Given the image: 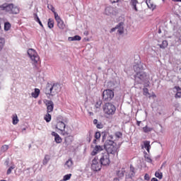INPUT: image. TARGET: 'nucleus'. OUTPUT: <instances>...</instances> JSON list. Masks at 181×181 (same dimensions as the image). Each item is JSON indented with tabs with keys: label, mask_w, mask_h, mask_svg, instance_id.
<instances>
[{
	"label": "nucleus",
	"mask_w": 181,
	"mask_h": 181,
	"mask_svg": "<svg viewBox=\"0 0 181 181\" xmlns=\"http://www.w3.org/2000/svg\"><path fill=\"white\" fill-rule=\"evenodd\" d=\"M54 18L57 22H60L62 21V18H60V16H59V14H57L56 12H54Z\"/></svg>",
	"instance_id": "nucleus-35"
},
{
	"label": "nucleus",
	"mask_w": 181,
	"mask_h": 181,
	"mask_svg": "<svg viewBox=\"0 0 181 181\" xmlns=\"http://www.w3.org/2000/svg\"><path fill=\"white\" fill-rule=\"evenodd\" d=\"M38 23H39V25H40V26H41L42 28H43V24H42V21H39Z\"/></svg>",
	"instance_id": "nucleus-56"
},
{
	"label": "nucleus",
	"mask_w": 181,
	"mask_h": 181,
	"mask_svg": "<svg viewBox=\"0 0 181 181\" xmlns=\"http://www.w3.org/2000/svg\"><path fill=\"white\" fill-rule=\"evenodd\" d=\"M54 22L53 21V19L49 18L48 28H49V29H52V28H54Z\"/></svg>",
	"instance_id": "nucleus-26"
},
{
	"label": "nucleus",
	"mask_w": 181,
	"mask_h": 181,
	"mask_svg": "<svg viewBox=\"0 0 181 181\" xmlns=\"http://www.w3.org/2000/svg\"><path fill=\"white\" fill-rule=\"evenodd\" d=\"M141 122L137 121L136 124L138 125V127H139V124H141Z\"/></svg>",
	"instance_id": "nucleus-58"
},
{
	"label": "nucleus",
	"mask_w": 181,
	"mask_h": 181,
	"mask_svg": "<svg viewBox=\"0 0 181 181\" xmlns=\"http://www.w3.org/2000/svg\"><path fill=\"white\" fill-rule=\"evenodd\" d=\"M155 176L156 177H158L159 179H162V177H163V174H162V173H159V172H156L155 173Z\"/></svg>",
	"instance_id": "nucleus-34"
},
{
	"label": "nucleus",
	"mask_w": 181,
	"mask_h": 181,
	"mask_svg": "<svg viewBox=\"0 0 181 181\" xmlns=\"http://www.w3.org/2000/svg\"><path fill=\"white\" fill-rule=\"evenodd\" d=\"M158 46L160 49H166V47H168V41L163 40L162 44H158Z\"/></svg>",
	"instance_id": "nucleus-25"
},
{
	"label": "nucleus",
	"mask_w": 181,
	"mask_h": 181,
	"mask_svg": "<svg viewBox=\"0 0 181 181\" xmlns=\"http://www.w3.org/2000/svg\"><path fill=\"white\" fill-rule=\"evenodd\" d=\"M99 162L101 163L103 166H107L110 165V154L108 153L102 152L98 156Z\"/></svg>",
	"instance_id": "nucleus-4"
},
{
	"label": "nucleus",
	"mask_w": 181,
	"mask_h": 181,
	"mask_svg": "<svg viewBox=\"0 0 181 181\" xmlns=\"http://www.w3.org/2000/svg\"><path fill=\"white\" fill-rule=\"evenodd\" d=\"M150 177H149V175L148 174H146L144 175V180H149Z\"/></svg>",
	"instance_id": "nucleus-48"
},
{
	"label": "nucleus",
	"mask_w": 181,
	"mask_h": 181,
	"mask_svg": "<svg viewBox=\"0 0 181 181\" xmlns=\"http://www.w3.org/2000/svg\"><path fill=\"white\" fill-rule=\"evenodd\" d=\"M151 141H144V145L145 149H146L147 152H149V150L151 149Z\"/></svg>",
	"instance_id": "nucleus-22"
},
{
	"label": "nucleus",
	"mask_w": 181,
	"mask_h": 181,
	"mask_svg": "<svg viewBox=\"0 0 181 181\" xmlns=\"http://www.w3.org/2000/svg\"><path fill=\"white\" fill-rule=\"evenodd\" d=\"M124 173H125V170L122 169V170L118 171L117 173V175L118 177H119L121 179V178L124 177Z\"/></svg>",
	"instance_id": "nucleus-30"
},
{
	"label": "nucleus",
	"mask_w": 181,
	"mask_h": 181,
	"mask_svg": "<svg viewBox=\"0 0 181 181\" xmlns=\"http://www.w3.org/2000/svg\"><path fill=\"white\" fill-rule=\"evenodd\" d=\"M146 162H148V163H151V162H152V159H151V158L149 157L146 158Z\"/></svg>",
	"instance_id": "nucleus-49"
},
{
	"label": "nucleus",
	"mask_w": 181,
	"mask_h": 181,
	"mask_svg": "<svg viewBox=\"0 0 181 181\" xmlns=\"http://www.w3.org/2000/svg\"><path fill=\"white\" fill-rule=\"evenodd\" d=\"M57 26L59 29H64V28L66 27L62 20H61V21L57 22Z\"/></svg>",
	"instance_id": "nucleus-28"
},
{
	"label": "nucleus",
	"mask_w": 181,
	"mask_h": 181,
	"mask_svg": "<svg viewBox=\"0 0 181 181\" xmlns=\"http://www.w3.org/2000/svg\"><path fill=\"white\" fill-rule=\"evenodd\" d=\"M158 33H161V31H160V30H158Z\"/></svg>",
	"instance_id": "nucleus-64"
},
{
	"label": "nucleus",
	"mask_w": 181,
	"mask_h": 181,
	"mask_svg": "<svg viewBox=\"0 0 181 181\" xmlns=\"http://www.w3.org/2000/svg\"><path fill=\"white\" fill-rule=\"evenodd\" d=\"M95 139H100V138H101V133H100V132H96L95 134Z\"/></svg>",
	"instance_id": "nucleus-41"
},
{
	"label": "nucleus",
	"mask_w": 181,
	"mask_h": 181,
	"mask_svg": "<svg viewBox=\"0 0 181 181\" xmlns=\"http://www.w3.org/2000/svg\"><path fill=\"white\" fill-rule=\"evenodd\" d=\"M143 131H144V132H151V131H152V128L148 127L147 126H146V127H144L143 128Z\"/></svg>",
	"instance_id": "nucleus-37"
},
{
	"label": "nucleus",
	"mask_w": 181,
	"mask_h": 181,
	"mask_svg": "<svg viewBox=\"0 0 181 181\" xmlns=\"http://www.w3.org/2000/svg\"><path fill=\"white\" fill-rule=\"evenodd\" d=\"M144 69L145 65L141 62H139V64H136L134 66V70L136 72V74L144 71Z\"/></svg>",
	"instance_id": "nucleus-13"
},
{
	"label": "nucleus",
	"mask_w": 181,
	"mask_h": 181,
	"mask_svg": "<svg viewBox=\"0 0 181 181\" xmlns=\"http://www.w3.org/2000/svg\"><path fill=\"white\" fill-rule=\"evenodd\" d=\"M111 84H112V83H111V82L108 83V86H111Z\"/></svg>",
	"instance_id": "nucleus-62"
},
{
	"label": "nucleus",
	"mask_w": 181,
	"mask_h": 181,
	"mask_svg": "<svg viewBox=\"0 0 181 181\" xmlns=\"http://www.w3.org/2000/svg\"><path fill=\"white\" fill-rule=\"evenodd\" d=\"M101 104H103V101L98 100L95 105L96 108H100V107H101Z\"/></svg>",
	"instance_id": "nucleus-42"
},
{
	"label": "nucleus",
	"mask_w": 181,
	"mask_h": 181,
	"mask_svg": "<svg viewBox=\"0 0 181 181\" xmlns=\"http://www.w3.org/2000/svg\"><path fill=\"white\" fill-rule=\"evenodd\" d=\"M174 88L177 91L175 95V98H181V88L179 86H175Z\"/></svg>",
	"instance_id": "nucleus-17"
},
{
	"label": "nucleus",
	"mask_w": 181,
	"mask_h": 181,
	"mask_svg": "<svg viewBox=\"0 0 181 181\" xmlns=\"http://www.w3.org/2000/svg\"><path fill=\"white\" fill-rule=\"evenodd\" d=\"M179 40H180V42H181V35H180V37H179Z\"/></svg>",
	"instance_id": "nucleus-63"
},
{
	"label": "nucleus",
	"mask_w": 181,
	"mask_h": 181,
	"mask_svg": "<svg viewBox=\"0 0 181 181\" xmlns=\"http://www.w3.org/2000/svg\"><path fill=\"white\" fill-rule=\"evenodd\" d=\"M70 177H71V174H68L64 176V180H70Z\"/></svg>",
	"instance_id": "nucleus-40"
},
{
	"label": "nucleus",
	"mask_w": 181,
	"mask_h": 181,
	"mask_svg": "<svg viewBox=\"0 0 181 181\" xmlns=\"http://www.w3.org/2000/svg\"><path fill=\"white\" fill-rule=\"evenodd\" d=\"M134 170V167H132V165H130V173L128 175H126V177H129L130 179H132V177H134V176L135 175V172Z\"/></svg>",
	"instance_id": "nucleus-21"
},
{
	"label": "nucleus",
	"mask_w": 181,
	"mask_h": 181,
	"mask_svg": "<svg viewBox=\"0 0 181 181\" xmlns=\"http://www.w3.org/2000/svg\"><path fill=\"white\" fill-rule=\"evenodd\" d=\"M90 115H94V113L93 112H89Z\"/></svg>",
	"instance_id": "nucleus-59"
},
{
	"label": "nucleus",
	"mask_w": 181,
	"mask_h": 181,
	"mask_svg": "<svg viewBox=\"0 0 181 181\" xmlns=\"http://www.w3.org/2000/svg\"><path fill=\"white\" fill-rule=\"evenodd\" d=\"M47 8H48V9H50L52 11V12H53V13H54V12H56V11H54V7H53L52 5H49V6L48 5Z\"/></svg>",
	"instance_id": "nucleus-44"
},
{
	"label": "nucleus",
	"mask_w": 181,
	"mask_h": 181,
	"mask_svg": "<svg viewBox=\"0 0 181 181\" xmlns=\"http://www.w3.org/2000/svg\"><path fill=\"white\" fill-rule=\"evenodd\" d=\"M93 142V144H95V145H96L97 144V139H94Z\"/></svg>",
	"instance_id": "nucleus-57"
},
{
	"label": "nucleus",
	"mask_w": 181,
	"mask_h": 181,
	"mask_svg": "<svg viewBox=\"0 0 181 181\" xmlns=\"http://www.w3.org/2000/svg\"><path fill=\"white\" fill-rule=\"evenodd\" d=\"M102 167H103V165L100 162L98 156L95 157L92 160V163H91L92 170H94L95 172H98V170H101Z\"/></svg>",
	"instance_id": "nucleus-7"
},
{
	"label": "nucleus",
	"mask_w": 181,
	"mask_h": 181,
	"mask_svg": "<svg viewBox=\"0 0 181 181\" xmlns=\"http://www.w3.org/2000/svg\"><path fill=\"white\" fill-rule=\"evenodd\" d=\"M4 46H5V39L1 37L0 38V52H2V49H4Z\"/></svg>",
	"instance_id": "nucleus-27"
},
{
	"label": "nucleus",
	"mask_w": 181,
	"mask_h": 181,
	"mask_svg": "<svg viewBox=\"0 0 181 181\" xmlns=\"http://www.w3.org/2000/svg\"><path fill=\"white\" fill-rule=\"evenodd\" d=\"M117 149V143L114 142V141L108 139L105 142V153L115 155Z\"/></svg>",
	"instance_id": "nucleus-2"
},
{
	"label": "nucleus",
	"mask_w": 181,
	"mask_h": 181,
	"mask_svg": "<svg viewBox=\"0 0 181 181\" xmlns=\"http://www.w3.org/2000/svg\"><path fill=\"white\" fill-rule=\"evenodd\" d=\"M12 119H13V124L16 125L18 122H19V119L18 118V115L14 114L12 116Z\"/></svg>",
	"instance_id": "nucleus-24"
},
{
	"label": "nucleus",
	"mask_w": 181,
	"mask_h": 181,
	"mask_svg": "<svg viewBox=\"0 0 181 181\" xmlns=\"http://www.w3.org/2000/svg\"><path fill=\"white\" fill-rule=\"evenodd\" d=\"M116 110L115 106L110 103H105L103 107V111L105 114H107V115H112L115 114Z\"/></svg>",
	"instance_id": "nucleus-6"
},
{
	"label": "nucleus",
	"mask_w": 181,
	"mask_h": 181,
	"mask_svg": "<svg viewBox=\"0 0 181 181\" xmlns=\"http://www.w3.org/2000/svg\"><path fill=\"white\" fill-rule=\"evenodd\" d=\"M57 129L61 131L62 135H69V132L66 131V124L63 122H58L56 125Z\"/></svg>",
	"instance_id": "nucleus-10"
},
{
	"label": "nucleus",
	"mask_w": 181,
	"mask_h": 181,
	"mask_svg": "<svg viewBox=\"0 0 181 181\" xmlns=\"http://www.w3.org/2000/svg\"><path fill=\"white\" fill-rule=\"evenodd\" d=\"M83 35H85V36H88V31H84Z\"/></svg>",
	"instance_id": "nucleus-52"
},
{
	"label": "nucleus",
	"mask_w": 181,
	"mask_h": 181,
	"mask_svg": "<svg viewBox=\"0 0 181 181\" xmlns=\"http://www.w3.org/2000/svg\"><path fill=\"white\" fill-rule=\"evenodd\" d=\"M72 166H73V160L71 159L68 160L65 163V168H66V169H71Z\"/></svg>",
	"instance_id": "nucleus-20"
},
{
	"label": "nucleus",
	"mask_w": 181,
	"mask_h": 181,
	"mask_svg": "<svg viewBox=\"0 0 181 181\" xmlns=\"http://www.w3.org/2000/svg\"><path fill=\"white\" fill-rule=\"evenodd\" d=\"M115 30H117V28H115V27L111 29V32H115Z\"/></svg>",
	"instance_id": "nucleus-53"
},
{
	"label": "nucleus",
	"mask_w": 181,
	"mask_h": 181,
	"mask_svg": "<svg viewBox=\"0 0 181 181\" xmlns=\"http://www.w3.org/2000/svg\"><path fill=\"white\" fill-rule=\"evenodd\" d=\"M93 138V134H91V132H89V134L88 137L86 138V141H88L89 143L91 142V139Z\"/></svg>",
	"instance_id": "nucleus-39"
},
{
	"label": "nucleus",
	"mask_w": 181,
	"mask_h": 181,
	"mask_svg": "<svg viewBox=\"0 0 181 181\" xmlns=\"http://www.w3.org/2000/svg\"><path fill=\"white\" fill-rule=\"evenodd\" d=\"M49 160H50V156L45 155V158L43 160V165H47Z\"/></svg>",
	"instance_id": "nucleus-29"
},
{
	"label": "nucleus",
	"mask_w": 181,
	"mask_h": 181,
	"mask_svg": "<svg viewBox=\"0 0 181 181\" xmlns=\"http://www.w3.org/2000/svg\"><path fill=\"white\" fill-rule=\"evenodd\" d=\"M96 128H98L99 129H101V128H103V124L101 123H98L96 124Z\"/></svg>",
	"instance_id": "nucleus-47"
},
{
	"label": "nucleus",
	"mask_w": 181,
	"mask_h": 181,
	"mask_svg": "<svg viewBox=\"0 0 181 181\" xmlns=\"http://www.w3.org/2000/svg\"><path fill=\"white\" fill-rule=\"evenodd\" d=\"M5 163L8 166V165H9V160H6Z\"/></svg>",
	"instance_id": "nucleus-55"
},
{
	"label": "nucleus",
	"mask_w": 181,
	"mask_h": 181,
	"mask_svg": "<svg viewBox=\"0 0 181 181\" xmlns=\"http://www.w3.org/2000/svg\"><path fill=\"white\" fill-rule=\"evenodd\" d=\"M8 149H9V146H8V145H4L1 148V152H6V151H8Z\"/></svg>",
	"instance_id": "nucleus-33"
},
{
	"label": "nucleus",
	"mask_w": 181,
	"mask_h": 181,
	"mask_svg": "<svg viewBox=\"0 0 181 181\" xmlns=\"http://www.w3.org/2000/svg\"><path fill=\"white\" fill-rule=\"evenodd\" d=\"M28 148H29V149H30V148H32V144H30V145L28 146Z\"/></svg>",
	"instance_id": "nucleus-60"
},
{
	"label": "nucleus",
	"mask_w": 181,
	"mask_h": 181,
	"mask_svg": "<svg viewBox=\"0 0 181 181\" xmlns=\"http://www.w3.org/2000/svg\"><path fill=\"white\" fill-rule=\"evenodd\" d=\"M62 86L59 83H54L53 85L47 83L46 88L44 89V93L49 95H56L60 93Z\"/></svg>",
	"instance_id": "nucleus-1"
},
{
	"label": "nucleus",
	"mask_w": 181,
	"mask_h": 181,
	"mask_svg": "<svg viewBox=\"0 0 181 181\" xmlns=\"http://www.w3.org/2000/svg\"><path fill=\"white\" fill-rule=\"evenodd\" d=\"M34 19L36 22H40V19L39 18V17L37 16V14L34 13Z\"/></svg>",
	"instance_id": "nucleus-43"
},
{
	"label": "nucleus",
	"mask_w": 181,
	"mask_h": 181,
	"mask_svg": "<svg viewBox=\"0 0 181 181\" xmlns=\"http://www.w3.org/2000/svg\"><path fill=\"white\" fill-rule=\"evenodd\" d=\"M146 2L149 9H152V11H153V9L156 8V6L153 4V3L151 2V0H146Z\"/></svg>",
	"instance_id": "nucleus-19"
},
{
	"label": "nucleus",
	"mask_w": 181,
	"mask_h": 181,
	"mask_svg": "<svg viewBox=\"0 0 181 181\" xmlns=\"http://www.w3.org/2000/svg\"><path fill=\"white\" fill-rule=\"evenodd\" d=\"M44 103L47 107V112H53V109L54 108V103H53V101L45 100Z\"/></svg>",
	"instance_id": "nucleus-12"
},
{
	"label": "nucleus",
	"mask_w": 181,
	"mask_h": 181,
	"mask_svg": "<svg viewBox=\"0 0 181 181\" xmlns=\"http://www.w3.org/2000/svg\"><path fill=\"white\" fill-rule=\"evenodd\" d=\"M98 123V120L97 119H95L93 120V124H94L95 125H97Z\"/></svg>",
	"instance_id": "nucleus-51"
},
{
	"label": "nucleus",
	"mask_w": 181,
	"mask_h": 181,
	"mask_svg": "<svg viewBox=\"0 0 181 181\" xmlns=\"http://www.w3.org/2000/svg\"><path fill=\"white\" fill-rule=\"evenodd\" d=\"M134 80L138 84H142V83L146 80V73L141 71L136 74Z\"/></svg>",
	"instance_id": "nucleus-8"
},
{
	"label": "nucleus",
	"mask_w": 181,
	"mask_h": 181,
	"mask_svg": "<svg viewBox=\"0 0 181 181\" xmlns=\"http://www.w3.org/2000/svg\"><path fill=\"white\" fill-rule=\"evenodd\" d=\"M11 29V23L9 22H6L4 23V30H9Z\"/></svg>",
	"instance_id": "nucleus-32"
},
{
	"label": "nucleus",
	"mask_w": 181,
	"mask_h": 181,
	"mask_svg": "<svg viewBox=\"0 0 181 181\" xmlns=\"http://www.w3.org/2000/svg\"><path fill=\"white\" fill-rule=\"evenodd\" d=\"M1 8H2L3 11H5L8 13H19V8H18V7L13 6V4H4Z\"/></svg>",
	"instance_id": "nucleus-3"
},
{
	"label": "nucleus",
	"mask_w": 181,
	"mask_h": 181,
	"mask_svg": "<svg viewBox=\"0 0 181 181\" xmlns=\"http://www.w3.org/2000/svg\"><path fill=\"white\" fill-rule=\"evenodd\" d=\"M151 181H159V180H158L156 177H153L151 179Z\"/></svg>",
	"instance_id": "nucleus-54"
},
{
	"label": "nucleus",
	"mask_w": 181,
	"mask_h": 181,
	"mask_svg": "<svg viewBox=\"0 0 181 181\" xmlns=\"http://www.w3.org/2000/svg\"><path fill=\"white\" fill-rule=\"evenodd\" d=\"M115 136H116V138H121V136H122V133H121V132H116L115 133Z\"/></svg>",
	"instance_id": "nucleus-46"
},
{
	"label": "nucleus",
	"mask_w": 181,
	"mask_h": 181,
	"mask_svg": "<svg viewBox=\"0 0 181 181\" xmlns=\"http://www.w3.org/2000/svg\"><path fill=\"white\" fill-rule=\"evenodd\" d=\"M105 13L108 16L112 15L114 13V8L111 6L107 7L105 10Z\"/></svg>",
	"instance_id": "nucleus-16"
},
{
	"label": "nucleus",
	"mask_w": 181,
	"mask_h": 181,
	"mask_svg": "<svg viewBox=\"0 0 181 181\" xmlns=\"http://www.w3.org/2000/svg\"><path fill=\"white\" fill-rule=\"evenodd\" d=\"M13 169H15V165H12L7 170V175H11V173H12Z\"/></svg>",
	"instance_id": "nucleus-38"
},
{
	"label": "nucleus",
	"mask_w": 181,
	"mask_h": 181,
	"mask_svg": "<svg viewBox=\"0 0 181 181\" xmlns=\"http://www.w3.org/2000/svg\"><path fill=\"white\" fill-rule=\"evenodd\" d=\"M54 140H55V142H57V144H60V142H62V138L59 134L54 137Z\"/></svg>",
	"instance_id": "nucleus-36"
},
{
	"label": "nucleus",
	"mask_w": 181,
	"mask_h": 181,
	"mask_svg": "<svg viewBox=\"0 0 181 181\" xmlns=\"http://www.w3.org/2000/svg\"><path fill=\"white\" fill-rule=\"evenodd\" d=\"M105 149V146L96 145L95 146L93 151L91 152L92 156H95L97 153H103V151Z\"/></svg>",
	"instance_id": "nucleus-11"
},
{
	"label": "nucleus",
	"mask_w": 181,
	"mask_h": 181,
	"mask_svg": "<svg viewBox=\"0 0 181 181\" xmlns=\"http://www.w3.org/2000/svg\"><path fill=\"white\" fill-rule=\"evenodd\" d=\"M144 95H149V92L148 88H144Z\"/></svg>",
	"instance_id": "nucleus-45"
},
{
	"label": "nucleus",
	"mask_w": 181,
	"mask_h": 181,
	"mask_svg": "<svg viewBox=\"0 0 181 181\" xmlns=\"http://www.w3.org/2000/svg\"><path fill=\"white\" fill-rule=\"evenodd\" d=\"M40 94V90L39 88H35V91L31 93V95L33 98H37Z\"/></svg>",
	"instance_id": "nucleus-18"
},
{
	"label": "nucleus",
	"mask_w": 181,
	"mask_h": 181,
	"mask_svg": "<svg viewBox=\"0 0 181 181\" xmlns=\"http://www.w3.org/2000/svg\"><path fill=\"white\" fill-rule=\"evenodd\" d=\"M69 42H74V40H81V37L79 35H75L74 37H69L68 38Z\"/></svg>",
	"instance_id": "nucleus-23"
},
{
	"label": "nucleus",
	"mask_w": 181,
	"mask_h": 181,
	"mask_svg": "<svg viewBox=\"0 0 181 181\" xmlns=\"http://www.w3.org/2000/svg\"><path fill=\"white\" fill-rule=\"evenodd\" d=\"M45 119L46 122H50V121H52V115L47 112V114L45 117Z\"/></svg>",
	"instance_id": "nucleus-31"
},
{
	"label": "nucleus",
	"mask_w": 181,
	"mask_h": 181,
	"mask_svg": "<svg viewBox=\"0 0 181 181\" xmlns=\"http://www.w3.org/2000/svg\"><path fill=\"white\" fill-rule=\"evenodd\" d=\"M115 29L117 30L118 33L119 35H122L124 33V23L121 22L115 27Z\"/></svg>",
	"instance_id": "nucleus-14"
},
{
	"label": "nucleus",
	"mask_w": 181,
	"mask_h": 181,
	"mask_svg": "<svg viewBox=\"0 0 181 181\" xmlns=\"http://www.w3.org/2000/svg\"><path fill=\"white\" fill-rule=\"evenodd\" d=\"M114 98V91L112 90L107 89L103 93V99L105 101H111Z\"/></svg>",
	"instance_id": "nucleus-9"
},
{
	"label": "nucleus",
	"mask_w": 181,
	"mask_h": 181,
	"mask_svg": "<svg viewBox=\"0 0 181 181\" xmlns=\"http://www.w3.org/2000/svg\"><path fill=\"white\" fill-rule=\"evenodd\" d=\"M26 129V128H23L22 129V132H23V131H25Z\"/></svg>",
	"instance_id": "nucleus-61"
},
{
	"label": "nucleus",
	"mask_w": 181,
	"mask_h": 181,
	"mask_svg": "<svg viewBox=\"0 0 181 181\" xmlns=\"http://www.w3.org/2000/svg\"><path fill=\"white\" fill-rule=\"evenodd\" d=\"M52 136H54V138H55V136H57L59 134H57V133H56L54 132H52Z\"/></svg>",
	"instance_id": "nucleus-50"
},
{
	"label": "nucleus",
	"mask_w": 181,
	"mask_h": 181,
	"mask_svg": "<svg viewBox=\"0 0 181 181\" xmlns=\"http://www.w3.org/2000/svg\"><path fill=\"white\" fill-rule=\"evenodd\" d=\"M139 2H138V0H130V5L132 6V9H134L136 12H138V8L136 7V5H138Z\"/></svg>",
	"instance_id": "nucleus-15"
},
{
	"label": "nucleus",
	"mask_w": 181,
	"mask_h": 181,
	"mask_svg": "<svg viewBox=\"0 0 181 181\" xmlns=\"http://www.w3.org/2000/svg\"><path fill=\"white\" fill-rule=\"evenodd\" d=\"M28 54L30 59L33 62V64H35V67H37L36 64H37L39 62V55H37V52L33 49H29L28 50Z\"/></svg>",
	"instance_id": "nucleus-5"
}]
</instances>
